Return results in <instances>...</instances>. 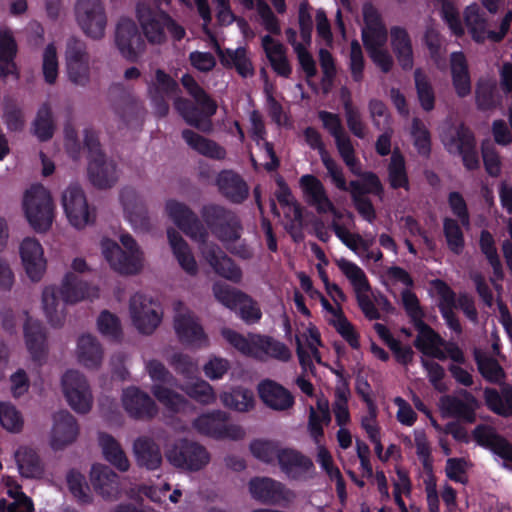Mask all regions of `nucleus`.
I'll use <instances>...</instances> for the list:
<instances>
[{
	"mask_svg": "<svg viewBox=\"0 0 512 512\" xmlns=\"http://www.w3.org/2000/svg\"><path fill=\"white\" fill-rule=\"evenodd\" d=\"M120 241L126 251L114 241H102V252L111 268L120 274H136L142 267V253L135 240L128 234H123Z\"/></svg>",
	"mask_w": 512,
	"mask_h": 512,
	"instance_id": "obj_1",
	"label": "nucleus"
},
{
	"mask_svg": "<svg viewBox=\"0 0 512 512\" xmlns=\"http://www.w3.org/2000/svg\"><path fill=\"white\" fill-rule=\"evenodd\" d=\"M26 218L37 232L50 229L54 219V205L49 191L42 185H33L23 201Z\"/></svg>",
	"mask_w": 512,
	"mask_h": 512,
	"instance_id": "obj_2",
	"label": "nucleus"
},
{
	"mask_svg": "<svg viewBox=\"0 0 512 512\" xmlns=\"http://www.w3.org/2000/svg\"><path fill=\"white\" fill-rule=\"evenodd\" d=\"M446 151L462 158L464 167L469 171L479 169L480 160L474 133L464 123L459 124L442 136Z\"/></svg>",
	"mask_w": 512,
	"mask_h": 512,
	"instance_id": "obj_3",
	"label": "nucleus"
},
{
	"mask_svg": "<svg viewBox=\"0 0 512 512\" xmlns=\"http://www.w3.org/2000/svg\"><path fill=\"white\" fill-rule=\"evenodd\" d=\"M349 186L355 209L364 220L373 223L377 214L372 201L366 195L372 194L382 198L384 188L378 175L372 171H366L362 175V181L351 180Z\"/></svg>",
	"mask_w": 512,
	"mask_h": 512,
	"instance_id": "obj_4",
	"label": "nucleus"
},
{
	"mask_svg": "<svg viewBox=\"0 0 512 512\" xmlns=\"http://www.w3.org/2000/svg\"><path fill=\"white\" fill-rule=\"evenodd\" d=\"M74 15L78 26L87 37L93 40L104 38L108 18L102 0H76Z\"/></svg>",
	"mask_w": 512,
	"mask_h": 512,
	"instance_id": "obj_5",
	"label": "nucleus"
},
{
	"mask_svg": "<svg viewBox=\"0 0 512 512\" xmlns=\"http://www.w3.org/2000/svg\"><path fill=\"white\" fill-rule=\"evenodd\" d=\"M167 461L176 468L199 471L210 461L208 451L197 442L180 439L165 451Z\"/></svg>",
	"mask_w": 512,
	"mask_h": 512,
	"instance_id": "obj_6",
	"label": "nucleus"
},
{
	"mask_svg": "<svg viewBox=\"0 0 512 512\" xmlns=\"http://www.w3.org/2000/svg\"><path fill=\"white\" fill-rule=\"evenodd\" d=\"M337 266L341 272L349 279L356 291V299L359 308L368 320H378L381 314L371 298L362 293L370 290L369 281L364 271L355 263L341 258L337 261Z\"/></svg>",
	"mask_w": 512,
	"mask_h": 512,
	"instance_id": "obj_7",
	"label": "nucleus"
},
{
	"mask_svg": "<svg viewBox=\"0 0 512 512\" xmlns=\"http://www.w3.org/2000/svg\"><path fill=\"white\" fill-rule=\"evenodd\" d=\"M62 390L70 407L85 414L90 411L93 402L90 385L86 377L78 370H68L61 378Z\"/></svg>",
	"mask_w": 512,
	"mask_h": 512,
	"instance_id": "obj_8",
	"label": "nucleus"
},
{
	"mask_svg": "<svg viewBox=\"0 0 512 512\" xmlns=\"http://www.w3.org/2000/svg\"><path fill=\"white\" fill-rule=\"evenodd\" d=\"M165 210L175 225L192 240L201 244L207 241L209 234L206 227L186 204L168 200Z\"/></svg>",
	"mask_w": 512,
	"mask_h": 512,
	"instance_id": "obj_9",
	"label": "nucleus"
},
{
	"mask_svg": "<svg viewBox=\"0 0 512 512\" xmlns=\"http://www.w3.org/2000/svg\"><path fill=\"white\" fill-rule=\"evenodd\" d=\"M62 205L69 222L82 229L94 221L83 189L78 184H71L62 194Z\"/></svg>",
	"mask_w": 512,
	"mask_h": 512,
	"instance_id": "obj_10",
	"label": "nucleus"
},
{
	"mask_svg": "<svg viewBox=\"0 0 512 512\" xmlns=\"http://www.w3.org/2000/svg\"><path fill=\"white\" fill-rule=\"evenodd\" d=\"M148 95L152 101L155 113L159 117H165L169 113L167 99L180 92L178 83L164 70L156 69L154 76L147 83Z\"/></svg>",
	"mask_w": 512,
	"mask_h": 512,
	"instance_id": "obj_11",
	"label": "nucleus"
},
{
	"mask_svg": "<svg viewBox=\"0 0 512 512\" xmlns=\"http://www.w3.org/2000/svg\"><path fill=\"white\" fill-rule=\"evenodd\" d=\"M115 44L121 55L134 61L142 53L145 43L135 22L121 18L115 29Z\"/></svg>",
	"mask_w": 512,
	"mask_h": 512,
	"instance_id": "obj_12",
	"label": "nucleus"
},
{
	"mask_svg": "<svg viewBox=\"0 0 512 512\" xmlns=\"http://www.w3.org/2000/svg\"><path fill=\"white\" fill-rule=\"evenodd\" d=\"M130 314L134 325L143 334H151L160 323L156 303L143 294L131 297Z\"/></svg>",
	"mask_w": 512,
	"mask_h": 512,
	"instance_id": "obj_13",
	"label": "nucleus"
},
{
	"mask_svg": "<svg viewBox=\"0 0 512 512\" xmlns=\"http://www.w3.org/2000/svg\"><path fill=\"white\" fill-rule=\"evenodd\" d=\"M108 98L116 114L126 123L133 122L143 113V107L136 96L121 83L109 87Z\"/></svg>",
	"mask_w": 512,
	"mask_h": 512,
	"instance_id": "obj_14",
	"label": "nucleus"
},
{
	"mask_svg": "<svg viewBox=\"0 0 512 512\" xmlns=\"http://www.w3.org/2000/svg\"><path fill=\"white\" fill-rule=\"evenodd\" d=\"M258 398L269 409L285 412L295 405V397L282 384L266 378L258 382Z\"/></svg>",
	"mask_w": 512,
	"mask_h": 512,
	"instance_id": "obj_15",
	"label": "nucleus"
},
{
	"mask_svg": "<svg viewBox=\"0 0 512 512\" xmlns=\"http://www.w3.org/2000/svg\"><path fill=\"white\" fill-rule=\"evenodd\" d=\"M213 294L226 307L231 309L238 307L241 318L247 323H253L256 320L253 300L244 293L225 283L218 282L213 285Z\"/></svg>",
	"mask_w": 512,
	"mask_h": 512,
	"instance_id": "obj_16",
	"label": "nucleus"
},
{
	"mask_svg": "<svg viewBox=\"0 0 512 512\" xmlns=\"http://www.w3.org/2000/svg\"><path fill=\"white\" fill-rule=\"evenodd\" d=\"M90 481L95 492L107 501H116L122 495L119 476L107 465L94 464Z\"/></svg>",
	"mask_w": 512,
	"mask_h": 512,
	"instance_id": "obj_17",
	"label": "nucleus"
},
{
	"mask_svg": "<svg viewBox=\"0 0 512 512\" xmlns=\"http://www.w3.org/2000/svg\"><path fill=\"white\" fill-rule=\"evenodd\" d=\"M174 328L179 340L185 344L199 343L204 332L194 314L182 302L174 303Z\"/></svg>",
	"mask_w": 512,
	"mask_h": 512,
	"instance_id": "obj_18",
	"label": "nucleus"
},
{
	"mask_svg": "<svg viewBox=\"0 0 512 512\" xmlns=\"http://www.w3.org/2000/svg\"><path fill=\"white\" fill-rule=\"evenodd\" d=\"M299 187L303 192L306 203L314 207L318 213H336L335 206L328 197L323 183L315 175H302L299 179Z\"/></svg>",
	"mask_w": 512,
	"mask_h": 512,
	"instance_id": "obj_19",
	"label": "nucleus"
},
{
	"mask_svg": "<svg viewBox=\"0 0 512 512\" xmlns=\"http://www.w3.org/2000/svg\"><path fill=\"white\" fill-rule=\"evenodd\" d=\"M122 402L126 412L135 419H152L158 412L154 400L136 387H129L123 391Z\"/></svg>",
	"mask_w": 512,
	"mask_h": 512,
	"instance_id": "obj_20",
	"label": "nucleus"
},
{
	"mask_svg": "<svg viewBox=\"0 0 512 512\" xmlns=\"http://www.w3.org/2000/svg\"><path fill=\"white\" fill-rule=\"evenodd\" d=\"M137 18L149 42L160 44L165 41L164 29L168 14L140 4L137 6Z\"/></svg>",
	"mask_w": 512,
	"mask_h": 512,
	"instance_id": "obj_21",
	"label": "nucleus"
},
{
	"mask_svg": "<svg viewBox=\"0 0 512 512\" xmlns=\"http://www.w3.org/2000/svg\"><path fill=\"white\" fill-rule=\"evenodd\" d=\"M472 434L479 446L489 449L505 461L512 462V443L497 433L495 428L480 424L475 427Z\"/></svg>",
	"mask_w": 512,
	"mask_h": 512,
	"instance_id": "obj_22",
	"label": "nucleus"
},
{
	"mask_svg": "<svg viewBox=\"0 0 512 512\" xmlns=\"http://www.w3.org/2000/svg\"><path fill=\"white\" fill-rule=\"evenodd\" d=\"M201 252L218 275L236 283L241 280V270L217 244L206 241L202 244Z\"/></svg>",
	"mask_w": 512,
	"mask_h": 512,
	"instance_id": "obj_23",
	"label": "nucleus"
},
{
	"mask_svg": "<svg viewBox=\"0 0 512 512\" xmlns=\"http://www.w3.org/2000/svg\"><path fill=\"white\" fill-rule=\"evenodd\" d=\"M128 220L135 229L148 232L151 229L150 217L143 200L132 188H125L120 194Z\"/></svg>",
	"mask_w": 512,
	"mask_h": 512,
	"instance_id": "obj_24",
	"label": "nucleus"
},
{
	"mask_svg": "<svg viewBox=\"0 0 512 512\" xmlns=\"http://www.w3.org/2000/svg\"><path fill=\"white\" fill-rule=\"evenodd\" d=\"M460 395L463 399L451 395L443 396L441 398L442 409L450 417L472 423L475 421V410L478 408V401L471 392L465 389L460 391Z\"/></svg>",
	"mask_w": 512,
	"mask_h": 512,
	"instance_id": "obj_25",
	"label": "nucleus"
},
{
	"mask_svg": "<svg viewBox=\"0 0 512 512\" xmlns=\"http://www.w3.org/2000/svg\"><path fill=\"white\" fill-rule=\"evenodd\" d=\"M20 256L28 277L32 281H39L46 269L40 243L34 238H25L20 245Z\"/></svg>",
	"mask_w": 512,
	"mask_h": 512,
	"instance_id": "obj_26",
	"label": "nucleus"
},
{
	"mask_svg": "<svg viewBox=\"0 0 512 512\" xmlns=\"http://www.w3.org/2000/svg\"><path fill=\"white\" fill-rule=\"evenodd\" d=\"M418 332L414 340V346L424 355L432 356L439 360H445L446 355L440 347L445 345V340L424 319L412 324Z\"/></svg>",
	"mask_w": 512,
	"mask_h": 512,
	"instance_id": "obj_27",
	"label": "nucleus"
},
{
	"mask_svg": "<svg viewBox=\"0 0 512 512\" xmlns=\"http://www.w3.org/2000/svg\"><path fill=\"white\" fill-rule=\"evenodd\" d=\"M89 182L98 189H108L118 180L117 165L106 156L90 159L87 167Z\"/></svg>",
	"mask_w": 512,
	"mask_h": 512,
	"instance_id": "obj_28",
	"label": "nucleus"
},
{
	"mask_svg": "<svg viewBox=\"0 0 512 512\" xmlns=\"http://www.w3.org/2000/svg\"><path fill=\"white\" fill-rule=\"evenodd\" d=\"M278 465L281 471L292 480L301 479L314 468L312 460L293 448L280 450Z\"/></svg>",
	"mask_w": 512,
	"mask_h": 512,
	"instance_id": "obj_29",
	"label": "nucleus"
},
{
	"mask_svg": "<svg viewBox=\"0 0 512 512\" xmlns=\"http://www.w3.org/2000/svg\"><path fill=\"white\" fill-rule=\"evenodd\" d=\"M76 356L85 368L98 370L103 362L104 349L95 336L84 334L77 340Z\"/></svg>",
	"mask_w": 512,
	"mask_h": 512,
	"instance_id": "obj_30",
	"label": "nucleus"
},
{
	"mask_svg": "<svg viewBox=\"0 0 512 512\" xmlns=\"http://www.w3.org/2000/svg\"><path fill=\"white\" fill-rule=\"evenodd\" d=\"M203 30L204 32L211 38L213 43V47L215 48L221 63L224 66L232 67L234 66L238 73L242 76L252 75L253 74V66L252 63L246 57V51L244 48H238L236 50L221 49L219 43L216 38L212 35L208 28V23L204 21Z\"/></svg>",
	"mask_w": 512,
	"mask_h": 512,
	"instance_id": "obj_31",
	"label": "nucleus"
},
{
	"mask_svg": "<svg viewBox=\"0 0 512 512\" xmlns=\"http://www.w3.org/2000/svg\"><path fill=\"white\" fill-rule=\"evenodd\" d=\"M216 185L219 192L233 203H241L248 197V185L233 170L221 171L216 178Z\"/></svg>",
	"mask_w": 512,
	"mask_h": 512,
	"instance_id": "obj_32",
	"label": "nucleus"
},
{
	"mask_svg": "<svg viewBox=\"0 0 512 512\" xmlns=\"http://www.w3.org/2000/svg\"><path fill=\"white\" fill-rule=\"evenodd\" d=\"M390 43L400 67L411 70L414 65L413 47L408 31L400 26L390 28Z\"/></svg>",
	"mask_w": 512,
	"mask_h": 512,
	"instance_id": "obj_33",
	"label": "nucleus"
},
{
	"mask_svg": "<svg viewBox=\"0 0 512 512\" xmlns=\"http://www.w3.org/2000/svg\"><path fill=\"white\" fill-rule=\"evenodd\" d=\"M293 492L282 482L258 477V501L267 505H282L291 501Z\"/></svg>",
	"mask_w": 512,
	"mask_h": 512,
	"instance_id": "obj_34",
	"label": "nucleus"
},
{
	"mask_svg": "<svg viewBox=\"0 0 512 512\" xmlns=\"http://www.w3.org/2000/svg\"><path fill=\"white\" fill-rule=\"evenodd\" d=\"M78 435L76 419L68 411H59L54 415L52 445L60 449L72 443Z\"/></svg>",
	"mask_w": 512,
	"mask_h": 512,
	"instance_id": "obj_35",
	"label": "nucleus"
},
{
	"mask_svg": "<svg viewBox=\"0 0 512 512\" xmlns=\"http://www.w3.org/2000/svg\"><path fill=\"white\" fill-rule=\"evenodd\" d=\"M261 45L273 71L281 77L289 78L292 73V67L286 56V49L283 44L275 40L271 35H265L261 39Z\"/></svg>",
	"mask_w": 512,
	"mask_h": 512,
	"instance_id": "obj_36",
	"label": "nucleus"
},
{
	"mask_svg": "<svg viewBox=\"0 0 512 512\" xmlns=\"http://www.w3.org/2000/svg\"><path fill=\"white\" fill-rule=\"evenodd\" d=\"M133 452L136 463L147 470H156L162 464L160 447L149 437H139L134 441Z\"/></svg>",
	"mask_w": 512,
	"mask_h": 512,
	"instance_id": "obj_37",
	"label": "nucleus"
},
{
	"mask_svg": "<svg viewBox=\"0 0 512 512\" xmlns=\"http://www.w3.org/2000/svg\"><path fill=\"white\" fill-rule=\"evenodd\" d=\"M65 303L62 300L60 289L54 285L47 286L42 291V308L49 323L60 327L65 320Z\"/></svg>",
	"mask_w": 512,
	"mask_h": 512,
	"instance_id": "obj_38",
	"label": "nucleus"
},
{
	"mask_svg": "<svg viewBox=\"0 0 512 512\" xmlns=\"http://www.w3.org/2000/svg\"><path fill=\"white\" fill-rule=\"evenodd\" d=\"M59 289L62 300L68 304H74L85 298L97 296V289L90 287L73 272L65 275Z\"/></svg>",
	"mask_w": 512,
	"mask_h": 512,
	"instance_id": "obj_39",
	"label": "nucleus"
},
{
	"mask_svg": "<svg viewBox=\"0 0 512 512\" xmlns=\"http://www.w3.org/2000/svg\"><path fill=\"white\" fill-rule=\"evenodd\" d=\"M437 292L440 296V303L438 305L439 311L445 320L447 326L460 333L462 331L461 324L453 309L456 307V294L451 287L442 280L436 281Z\"/></svg>",
	"mask_w": 512,
	"mask_h": 512,
	"instance_id": "obj_40",
	"label": "nucleus"
},
{
	"mask_svg": "<svg viewBox=\"0 0 512 512\" xmlns=\"http://www.w3.org/2000/svg\"><path fill=\"white\" fill-rule=\"evenodd\" d=\"M174 107L187 124L202 132H210L212 130V123L209 119L211 116L204 115L202 108H198L190 100L176 95Z\"/></svg>",
	"mask_w": 512,
	"mask_h": 512,
	"instance_id": "obj_41",
	"label": "nucleus"
},
{
	"mask_svg": "<svg viewBox=\"0 0 512 512\" xmlns=\"http://www.w3.org/2000/svg\"><path fill=\"white\" fill-rule=\"evenodd\" d=\"M486 407L494 414L502 417H512V386L505 385L499 392L496 388L484 389Z\"/></svg>",
	"mask_w": 512,
	"mask_h": 512,
	"instance_id": "obj_42",
	"label": "nucleus"
},
{
	"mask_svg": "<svg viewBox=\"0 0 512 512\" xmlns=\"http://www.w3.org/2000/svg\"><path fill=\"white\" fill-rule=\"evenodd\" d=\"M167 238L173 254L182 269L190 275H195L198 267L187 242L174 228L167 229Z\"/></svg>",
	"mask_w": 512,
	"mask_h": 512,
	"instance_id": "obj_43",
	"label": "nucleus"
},
{
	"mask_svg": "<svg viewBox=\"0 0 512 512\" xmlns=\"http://www.w3.org/2000/svg\"><path fill=\"white\" fill-rule=\"evenodd\" d=\"M452 84L456 94L464 98L471 93V80L467 60L462 52H454L451 55Z\"/></svg>",
	"mask_w": 512,
	"mask_h": 512,
	"instance_id": "obj_44",
	"label": "nucleus"
},
{
	"mask_svg": "<svg viewBox=\"0 0 512 512\" xmlns=\"http://www.w3.org/2000/svg\"><path fill=\"white\" fill-rule=\"evenodd\" d=\"M24 333L27 347L35 360H41L47 351L46 333L41 322L28 318L25 326Z\"/></svg>",
	"mask_w": 512,
	"mask_h": 512,
	"instance_id": "obj_45",
	"label": "nucleus"
},
{
	"mask_svg": "<svg viewBox=\"0 0 512 512\" xmlns=\"http://www.w3.org/2000/svg\"><path fill=\"white\" fill-rule=\"evenodd\" d=\"M233 226H228L225 222L221 225L223 237H217L226 247V249L241 258H249L252 256V252L240 242L241 238V224L238 217L233 214Z\"/></svg>",
	"mask_w": 512,
	"mask_h": 512,
	"instance_id": "obj_46",
	"label": "nucleus"
},
{
	"mask_svg": "<svg viewBox=\"0 0 512 512\" xmlns=\"http://www.w3.org/2000/svg\"><path fill=\"white\" fill-rule=\"evenodd\" d=\"M233 212L217 204H208L201 209V216L216 237H223L221 225L233 226Z\"/></svg>",
	"mask_w": 512,
	"mask_h": 512,
	"instance_id": "obj_47",
	"label": "nucleus"
},
{
	"mask_svg": "<svg viewBox=\"0 0 512 512\" xmlns=\"http://www.w3.org/2000/svg\"><path fill=\"white\" fill-rule=\"evenodd\" d=\"M182 137L191 148L204 156L218 160L225 158L226 152L224 148L192 130H183Z\"/></svg>",
	"mask_w": 512,
	"mask_h": 512,
	"instance_id": "obj_48",
	"label": "nucleus"
},
{
	"mask_svg": "<svg viewBox=\"0 0 512 512\" xmlns=\"http://www.w3.org/2000/svg\"><path fill=\"white\" fill-rule=\"evenodd\" d=\"M464 22L473 41L478 44L485 42L487 37V19L481 13L478 4L468 5L464 10Z\"/></svg>",
	"mask_w": 512,
	"mask_h": 512,
	"instance_id": "obj_49",
	"label": "nucleus"
},
{
	"mask_svg": "<svg viewBox=\"0 0 512 512\" xmlns=\"http://www.w3.org/2000/svg\"><path fill=\"white\" fill-rule=\"evenodd\" d=\"M99 443L105 459L122 472L129 469L130 463L120 444L109 434L100 433Z\"/></svg>",
	"mask_w": 512,
	"mask_h": 512,
	"instance_id": "obj_50",
	"label": "nucleus"
},
{
	"mask_svg": "<svg viewBox=\"0 0 512 512\" xmlns=\"http://www.w3.org/2000/svg\"><path fill=\"white\" fill-rule=\"evenodd\" d=\"M20 474L26 478H39L43 465L37 453L29 447H20L15 453Z\"/></svg>",
	"mask_w": 512,
	"mask_h": 512,
	"instance_id": "obj_51",
	"label": "nucleus"
},
{
	"mask_svg": "<svg viewBox=\"0 0 512 512\" xmlns=\"http://www.w3.org/2000/svg\"><path fill=\"white\" fill-rule=\"evenodd\" d=\"M387 171L388 182L392 189L410 190L405 158L398 149L393 151Z\"/></svg>",
	"mask_w": 512,
	"mask_h": 512,
	"instance_id": "obj_52",
	"label": "nucleus"
},
{
	"mask_svg": "<svg viewBox=\"0 0 512 512\" xmlns=\"http://www.w3.org/2000/svg\"><path fill=\"white\" fill-rule=\"evenodd\" d=\"M474 360L479 373L487 382L499 384L505 379V371L495 358L486 356L480 350L475 349Z\"/></svg>",
	"mask_w": 512,
	"mask_h": 512,
	"instance_id": "obj_53",
	"label": "nucleus"
},
{
	"mask_svg": "<svg viewBox=\"0 0 512 512\" xmlns=\"http://www.w3.org/2000/svg\"><path fill=\"white\" fill-rule=\"evenodd\" d=\"M171 387L169 385H152L151 392L166 409L173 413H181L188 407L189 401Z\"/></svg>",
	"mask_w": 512,
	"mask_h": 512,
	"instance_id": "obj_54",
	"label": "nucleus"
},
{
	"mask_svg": "<svg viewBox=\"0 0 512 512\" xmlns=\"http://www.w3.org/2000/svg\"><path fill=\"white\" fill-rule=\"evenodd\" d=\"M229 419V414L215 410L211 413L199 416L193 422V427L201 434L218 438L225 420Z\"/></svg>",
	"mask_w": 512,
	"mask_h": 512,
	"instance_id": "obj_55",
	"label": "nucleus"
},
{
	"mask_svg": "<svg viewBox=\"0 0 512 512\" xmlns=\"http://www.w3.org/2000/svg\"><path fill=\"white\" fill-rule=\"evenodd\" d=\"M276 184L278 187L276 198L281 206L288 209V211L285 212L286 217H289L291 222L301 224L303 220L302 208L294 200L290 187L280 175L276 178Z\"/></svg>",
	"mask_w": 512,
	"mask_h": 512,
	"instance_id": "obj_56",
	"label": "nucleus"
},
{
	"mask_svg": "<svg viewBox=\"0 0 512 512\" xmlns=\"http://www.w3.org/2000/svg\"><path fill=\"white\" fill-rule=\"evenodd\" d=\"M414 82L417 98L421 108L430 112L435 108V92L428 76L420 69L414 71Z\"/></svg>",
	"mask_w": 512,
	"mask_h": 512,
	"instance_id": "obj_57",
	"label": "nucleus"
},
{
	"mask_svg": "<svg viewBox=\"0 0 512 512\" xmlns=\"http://www.w3.org/2000/svg\"><path fill=\"white\" fill-rule=\"evenodd\" d=\"M181 83L187 92L195 99L199 107L202 108L204 115L213 116L216 113V102L209 97L191 75L185 74L181 78Z\"/></svg>",
	"mask_w": 512,
	"mask_h": 512,
	"instance_id": "obj_58",
	"label": "nucleus"
},
{
	"mask_svg": "<svg viewBox=\"0 0 512 512\" xmlns=\"http://www.w3.org/2000/svg\"><path fill=\"white\" fill-rule=\"evenodd\" d=\"M341 100L345 112L346 123L350 132L357 138L364 139L366 136L365 125L361 120V115L358 108L355 107L352 103V99L348 90H342Z\"/></svg>",
	"mask_w": 512,
	"mask_h": 512,
	"instance_id": "obj_59",
	"label": "nucleus"
},
{
	"mask_svg": "<svg viewBox=\"0 0 512 512\" xmlns=\"http://www.w3.org/2000/svg\"><path fill=\"white\" fill-rule=\"evenodd\" d=\"M443 233L450 251L456 255L461 254L465 247V238L458 221L445 217L443 219Z\"/></svg>",
	"mask_w": 512,
	"mask_h": 512,
	"instance_id": "obj_60",
	"label": "nucleus"
},
{
	"mask_svg": "<svg viewBox=\"0 0 512 512\" xmlns=\"http://www.w3.org/2000/svg\"><path fill=\"white\" fill-rule=\"evenodd\" d=\"M225 407L243 412L253 406V394L247 389L236 388L231 392H224L220 396Z\"/></svg>",
	"mask_w": 512,
	"mask_h": 512,
	"instance_id": "obj_61",
	"label": "nucleus"
},
{
	"mask_svg": "<svg viewBox=\"0 0 512 512\" xmlns=\"http://www.w3.org/2000/svg\"><path fill=\"white\" fill-rule=\"evenodd\" d=\"M33 131L41 141H47L52 138L54 123L51 108L48 104L45 103L39 108L36 118L33 121Z\"/></svg>",
	"mask_w": 512,
	"mask_h": 512,
	"instance_id": "obj_62",
	"label": "nucleus"
},
{
	"mask_svg": "<svg viewBox=\"0 0 512 512\" xmlns=\"http://www.w3.org/2000/svg\"><path fill=\"white\" fill-rule=\"evenodd\" d=\"M258 351H263L270 357L282 362H288L291 359V351L288 346L269 336L258 334Z\"/></svg>",
	"mask_w": 512,
	"mask_h": 512,
	"instance_id": "obj_63",
	"label": "nucleus"
},
{
	"mask_svg": "<svg viewBox=\"0 0 512 512\" xmlns=\"http://www.w3.org/2000/svg\"><path fill=\"white\" fill-rule=\"evenodd\" d=\"M8 493L14 499L8 502L6 499H0V512H32L33 503L21 490L19 486L9 489Z\"/></svg>",
	"mask_w": 512,
	"mask_h": 512,
	"instance_id": "obj_64",
	"label": "nucleus"
}]
</instances>
